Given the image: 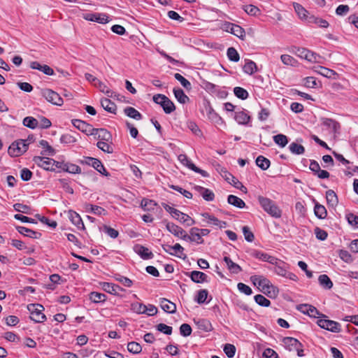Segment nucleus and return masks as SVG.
<instances>
[{
  "instance_id": "6e6d98bb",
  "label": "nucleus",
  "mask_w": 358,
  "mask_h": 358,
  "mask_svg": "<svg viewBox=\"0 0 358 358\" xmlns=\"http://www.w3.org/2000/svg\"><path fill=\"white\" fill-rule=\"evenodd\" d=\"M234 93L236 97L242 100L246 99L249 94L246 90L241 87H236L234 88Z\"/></svg>"
},
{
  "instance_id": "e2e57ef3",
  "label": "nucleus",
  "mask_w": 358,
  "mask_h": 358,
  "mask_svg": "<svg viewBox=\"0 0 358 358\" xmlns=\"http://www.w3.org/2000/svg\"><path fill=\"white\" fill-rule=\"evenodd\" d=\"M255 302L263 307H268L271 305V301L262 294H257L255 296Z\"/></svg>"
},
{
  "instance_id": "052dcab7",
  "label": "nucleus",
  "mask_w": 358,
  "mask_h": 358,
  "mask_svg": "<svg viewBox=\"0 0 358 358\" xmlns=\"http://www.w3.org/2000/svg\"><path fill=\"white\" fill-rule=\"evenodd\" d=\"M115 278L117 281L120 282L127 287H131L133 285V281L131 280L120 274H115Z\"/></svg>"
},
{
  "instance_id": "a18cd8bd",
  "label": "nucleus",
  "mask_w": 358,
  "mask_h": 358,
  "mask_svg": "<svg viewBox=\"0 0 358 358\" xmlns=\"http://www.w3.org/2000/svg\"><path fill=\"white\" fill-rule=\"evenodd\" d=\"M256 164L260 169L265 171L268 169V167L270 166L271 162H270L269 159H268L267 158L264 157L262 155H259L256 159Z\"/></svg>"
},
{
  "instance_id": "b1692460",
  "label": "nucleus",
  "mask_w": 358,
  "mask_h": 358,
  "mask_svg": "<svg viewBox=\"0 0 358 358\" xmlns=\"http://www.w3.org/2000/svg\"><path fill=\"white\" fill-rule=\"evenodd\" d=\"M101 285L105 292L113 295H118L120 291L124 290L120 286L113 283L103 282Z\"/></svg>"
},
{
  "instance_id": "37998d69",
  "label": "nucleus",
  "mask_w": 358,
  "mask_h": 358,
  "mask_svg": "<svg viewBox=\"0 0 358 358\" xmlns=\"http://www.w3.org/2000/svg\"><path fill=\"white\" fill-rule=\"evenodd\" d=\"M257 65L256 63L252 60H245V64L243 67V71L248 74L252 75L257 71Z\"/></svg>"
},
{
  "instance_id": "49530a36",
  "label": "nucleus",
  "mask_w": 358,
  "mask_h": 358,
  "mask_svg": "<svg viewBox=\"0 0 358 358\" xmlns=\"http://www.w3.org/2000/svg\"><path fill=\"white\" fill-rule=\"evenodd\" d=\"M77 142V137L71 134H64L60 137V143L65 145L74 144Z\"/></svg>"
},
{
  "instance_id": "a19ab883",
  "label": "nucleus",
  "mask_w": 358,
  "mask_h": 358,
  "mask_svg": "<svg viewBox=\"0 0 358 358\" xmlns=\"http://www.w3.org/2000/svg\"><path fill=\"white\" fill-rule=\"evenodd\" d=\"M258 286L262 288L261 291L264 293H270V289L273 288L270 280L264 276H262L261 280L258 282Z\"/></svg>"
},
{
  "instance_id": "0eeeda50",
  "label": "nucleus",
  "mask_w": 358,
  "mask_h": 358,
  "mask_svg": "<svg viewBox=\"0 0 358 358\" xmlns=\"http://www.w3.org/2000/svg\"><path fill=\"white\" fill-rule=\"evenodd\" d=\"M41 94L48 102L54 105L62 106L63 104L64 101L60 95L50 89L42 90Z\"/></svg>"
},
{
  "instance_id": "4be33fe9",
  "label": "nucleus",
  "mask_w": 358,
  "mask_h": 358,
  "mask_svg": "<svg viewBox=\"0 0 358 358\" xmlns=\"http://www.w3.org/2000/svg\"><path fill=\"white\" fill-rule=\"evenodd\" d=\"M134 250L143 259H150L153 258V253L150 251L148 248H145L141 245H136L134 247Z\"/></svg>"
},
{
  "instance_id": "4468645a",
  "label": "nucleus",
  "mask_w": 358,
  "mask_h": 358,
  "mask_svg": "<svg viewBox=\"0 0 358 358\" xmlns=\"http://www.w3.org/2000/svg\"><path fill=\"white\" fill-rule=\"evenodd\" d=\"M297 310L312 317H317L320 315V313L315 307L309 304H299L297 306Z\"/></svg>"
},
{
  "instance_id": "e433bc0d",
  "label": "nucleus",
  "mask_w": 358,
  "mask_h": 358,
  "mask_svg": "<svg viewBox=\"0 0 358 358\" xmlns=\"http://www.w3.org/2000/svg\"><path fill=\"white\" fill-rule=\"evenodd\" d=\"M326 199L327 204L331 207L336 206L338 203V196L332 189H329L326 192Z\"/></svg>"
},
{
  "instance_id": "ddd939ff",
  "label": "nucleus",
  "mask_w": 358,
  "mask_h": 358,
  "mask_svg": "<svg viewBox=\"0 0 358 358\" xmlns=\"http://www.w3.org/2000/svg\"><path fill=\"white\" fill-rule=\"evenodd\" d=\"M184 240L195 242L197 244L203 243V239L200 234V229L196 227H193L189 230V235L186 233V236H184Z\"/></svg>"
},
{
  "instance_id": "f3484780",
  "label": "nucleus",
  "mask_w": 358,
  "mask_h": 358,
  "mask_svg": "<svg viewBox=\"0 0 358 358\" xmlns=\"http://www.w3.org/2000/svg\"><path fill=\"white\" fill-rule=\"evenodd\" d=\"M251 255L258 259H260L263 262H266L270 264H275L277 263V258L273 256L269 255L267 253L263 252L259 250H253L251 252Z\"/></svg>"
},
{
  "instance_id": "72a5a7b5",
  "label": "nucleus",
  "mask_w": 358,
  "mask_h": 358,
  "mask_svg": "<svg viewBox=\"0 0 358 358\" xmlns=\"http://www.w3.org/2000/svg\"><path fill=\"white\" fill-rule=\"evenodd\" d=\"M39 145L43 148V150L41 152L42 155L54 156L55 155V150L50 145L47 141L41 140L39 141Z\"/></svg>"
},
{
  "instance_id": "423d86ee",
  "label": "nucleus",
  "mask_w": 358,
  "mask_h": 358,
  "mask_svg": "<svg viewBox=\"0 0 358 358\" xmlns=\"http://www.w3.org/2000/svg\"><path fill=\"white\" fill-rule=\"evenodd\" d=\"M85 79L92 83L94 87H97L101 92L106 94L108 96L112 97L113 92L108 89L106 85L99 80L97 78L94 77L89 73L85 74Z\"/></svg>"
},
{
  "instance_id": "473e14b6",
  "label": "nucleus",
  "mask_w": 358,
  "mask_h": 358,
  "mask_svg": "<svg viewBox=\"0 0 358 358\" xmlns=\"http://www.w3.org/2000/svg\"><path fill=\"white\" fill-rule=\"evenodd\" d=\"M223 260L225 262V264H227V266L228 269L232 273L238 274V273H239L242 271L241 267L238 264H237L236 263H234L230 259L229 257L225 256L224 257Z\"/></svg>"
},
{
  "instance_id": "603ef678",
  "label": "nucleus",
  "mask_w": 358,
  "mask_h": 358,
  "mask_svg": "<svg viewBox=\"0 0 358 358\" xmlns=\"http://www.w3.org/2000/svg\"><path fill=\"white\" fill-rule=\"evenodd\" d=\"M127 350L132 354H139L142 350V347L138 343L131 341L128 343Z\"/></svg>"
},
{
  "instance_id": "393cba45",
  "label": "nucleus",
  "mask_w": 358,
  "mask_h": 358,
  "mask_svg": "<svg viewBox=\"0 0 358 358\" xmlns=\"http://www.w3.org/2000/svg\"><path fill=\"white\" fill-rule=\"evenodd\" d=\"M30 68L32 69H37L42 71L43 73L48 76L54 75V70L46 64L41 65L38 62H31L30 63Z\"/></svg>"
},
{
  "instance_id": "20e7f679",
  "label": "nucleus",
  "mask_w": 358,
  "mask_h": 358,
  "mask_svg": "<svg viewBox=\"0 0 358 358\" xmlns=\"http://www.w3.org/2000/svg\"><path fill=\"white\" fill-rule=\"evenodd\" d=\"M28 149L26 141L20 139L14 141L8 148V153L11 157H18L24 154Z\"/></svg>"
},
{
  "instance_id": "1a4fd4ad",
  "label": "nucleus",
  "mask_w": 358,
  "mask_h": 358,
  "mask_svg": "<svg viewBox=\"0 0 358 358\" xmlns=\"http://www.w3.org/2000/svg\"><path fill=\"white\" fill-rule=\"evenodd\" d=\"M296 54L301 58L305 59L311 62H319L318 59L321 57L319 55L303 48H298Z\"/></svg>"
},
{
  "instance_id": "412c9836",
  "label": "nucleus",
  "mask_w": 358,
  "mask_h": 358,
  "mask_svg": "<svg viewBox=\"0 0 358 358\" xmlns=\"http://www.w3.org/2000/svg\"><path fill=\"white\" fill-rule=\"evenodd\" d=\"M16 230L22 235L31 238L38 239L41 237V233L34 231L22 226H17Z\"/></svg>"
},
{
  "instance_id": "58836bf2",
  "label": "nucleus",
  "mask_w": 358,
  "mask_h": 358,
  "mask_svg": "<svg viewBox=\"0 0 358 358\" xmlns=\"http://www.w3.org/2000/svg\"><path fill=\"white\" fill-rule=\"evenodd\" d=\"M124 114L134 120H140L143 118V115L136 109L133 107L127 106L124 109Z\"/></svg>"
},
{
  "instance_id": "6e6552de",
  "label": "nucleus",
  "mask_w": 358,
  "mask_h": 358,
  "mask_svg": "<svg viewBox=\"0 0 358 358\" xmlns=\"http://www.w3.org/2000/svg\"><path fill=\"white\" fill-rule=\"evenodd\" d=\"M317 324L321 328L334 333H338L341 331V324L334 320L321 318L317 320Z\"/></svg>"
},
{
  "instance_id": "6ab92c4d",
  "label": "nucleus",
  "mask_w": 358,
  "mask_h": 358,
  "mask_svg": "<svg viewBox=\"0 0 358 358\" xmlns=\"http://www.w3.org/2000/svg\"><path fill=\"white\" fill-rule=\"evenodd\" d=\"M322 124L327 129H331L334 133H338L341 129L340 123L331 118L321 117Z\"/></svg>"
},
{
  "instance_id": "bf43d9fd",
  "label": "nucleus",
  "mask_w": 358,
  "mask_h": 358,
  "mask_svg": "<svg viewBox=\"0 0 358 358\" xmlns=\"http://www.w3.org/2000/svg\"><path fill=\"white\" fill-rule=\"evenodd\" d=\"M174 78L180 83L182 87H184L186 90H189L192 89V85L190 82L187 80L185 78H184L182 75L180 73H175Z\"/></svg>"
},
{
  "instance_id": "9d476101",
  "label": "nucleus",
  "mask_w": 358,
  "mask_h": 358,
  "mask_svg": "<svg viewBox=\"0 0 358 358\" xmlns=\"http://www.w3.org/2000/svg\"><path fill=\"white\" fill-rule=\"evenodd\" d=\"M225 30L243 39L245 36V30L239 25L231 22H226L224 24Z\"/></svg>"
},
{
  "instance_id": "c85d7f7f",
  "label": "nucleus",
  "mask_w": 358,
  "mask_h": 358,
  "mask_svg": "<svg viewBox=\"0 0 358 358\" xmlns=\"http://www.w3.org/2000/svg\"><path fill=\"white\" fill-rule=\"evenodd\" d=\"M282 342L289 351H293L300 346V342L292 337H285Z\"/></svg>"
},
{
  "instance_id": "8fccbe9b",
  "label": "nucleus",
  "mask_w": 358,
  "mask_h": 358,
  "mask_svg": "<svg viewBox=\"0 0 358 358\" xmlns=\"http://www.w3.org/2000/svg\"><path fill=\"white\" fill-rule=\"evenodd\" d=\"M142 208L145 210H151L154 209V207L157 206V203L151 199H143L141 203Z\"/></svg>"
},
{
  "instance_id": "3c124183",
  "label": "nucleus",
  "mask_w": 358,
  "mask_h": 358,
  "mask_svg": "<svg viewBox=\"0 0 358 358\" xmlns=\"http://www.w3.org/2000/svg\"><path fill=\"white\" fill-rule=\"evenodd\" d=\"M227 55L230 61L237 62L240 59V56L237 50L234 47L227 49Z\"/></svg>"
},
{
  "instance_id": "c03bdc74",
  "label": "nucleus",
  "mask_w": 358,
  "mask_h": 358,
  "mask_svg": "<svg viewBox=\"0 0 358 358\" xmlns=\"http://www.w3.org/2000/svg\"><path fill=\"white\" fill-rule=\"evenodd\" d=\"M320 285L325 289H330L333 287V282L326 274H322L318 278Z\"/></svg>"
},
{
  "instance_id": "f257e3e1",
  "label": "nucleus",
  "mask_w": 358,
  "mask_h": 358,
  "mask_svg": "<svg viewBox=\"0 0 358 358\" xmlns=\"http://www.w3.org/2000/svg\"><path fill=\"white\" fill-rule=\"evenodd\" d=\"M257 199L261 207L271 217L275 218L281 217L282 210L273 200L263 196H259Z\"/></svg>"
},
{
  "instance_id": "dca6fc26",
  "label": "nucleus",
  "mask_w": 358,
  "mask_h": 358,
  "mask_svg": "<svg viewBox=\"0 0 358 358\" xmlns=\"http://www.w3.org/2000/svg\"><path fill=\"white\" fill-rule=\"evenodd\" d=\"M91 135L96 136L95 138L99 139V141H106L110 142L112 140L111 134L106 129H94L93 132H91Z\"/></svg>"
},
{
  "instance_id": "c756f323",
  "label": "nucleus",
  "mask_w": 358,
  "mask_h": 358,
  "mask_svg": "<svg viewBox=\"0 0 358 358\" xmlns=\"http://www.w3.org/2000/svg\"><path fill=\"white\" fill-rule=\"evenodd\" d=\"M108 18L109 17L105 13H92L90 14L88 17H86L88 20L96 22L101 24L108 22Z\"/></svg>"
},
{
  "instance_id": "ea45409f",
  "label": "nucleus",
  "mask_w": 358,
  "mask_h": 358,
  "mask_svg": "<svg viewBox=\"0 0 358 358\" xmlns=\"http://www.w3.org/2000/svg\"><path fill=\"white\" fill-rule=\"evenodd\" d=\"M89 299L92 302L94 303H99L106 301V300L107 299V296L106 294L103 293L92 292L89 294Z\"/></svg>"
},
{
  "instance_id": "5701e85b",
  "label": "nucleus",
  "mask_w": 358,
  "mask_h": 358,
  "mask_svg": "<svg viewBox=\"0 0 358 358\" xmlns=\"http://www.w3.org/2000/svg\"><path fill=\"white\" fill-rule=\"evenodd\" d=\"M194 189L202 196L204 200L207 201H212L215 199L214 193L209 189L205 188L199 185H195Z\"/></svg>"
},
{
  "instance_id": "a211bd4d",
  "label": "nucleus",
  "mask_w": 358,
  "mask_h": 358,
  "mask_svg": "<svg viewBox=\"0 0 358 358\" xmlns=\"http://www.w3.org/2000/svg\"><path fill=\"white\" fill-rule=\"evenodd\" d=\"M166 229L176 237L181 238L184 240V236H186V231L180 227L173 222H167L166 224Z\"/></svg>"
},
{
  "instance_id": "680f3d73",
  "label": "nucleus",
  "mask_w": 358,
  "mask_h": 358,
  "mask_svg": "<svg viewBox=\"0 0 358 358\" xmlns=\"http://www.w3.org/2000/svg\"><path fill=\"white\" fill-rule=\"evenodd\" d=\"M171 249L173 250V252L176 253L175 256L183 259L187 258V255L183 253L184 248L179 243H176L171 246Z\"/></svg>"
},
{
  "instance_id": "f704fd0d",
  "label": "nucleus",
  "mask_w": 358,
  "mask_h": 358,
  "mask_svg": "<svg viewBox=\"0 0 358 358\" xmlns=\"http://www.w3.org/2000/svg\"><path fill=\"white\" fill-rule=\"evenodd\" d=\"M84 206L85 211L92 213L97 215H105L107 213L106 210L103 208L99 206L92 205L90 203H85Z\"/></svg>"
},
{
  "instance_id": "0e129e2a",
  "label": "nucleus",
  "mask_w": 358,
  "mask_h": 358,
  "mask_svg": "<svg viewBox=\"0 0 358 358\" xmlns=\"http://www.w3.org/2000/svg\"><path fill=\"white\" fill-rule=\"evenodd\" d=\"M308 21L309 22H313L322 28H327L329 27V22L327 20L320 17L311 16L310 17Z\"/></svg>"
},
{
  "instance_id": "7c9ffc66",
  "label": "nucleus",
  "mask_w": 358,
  "mask_h": 358,
  "mask_svg": "<svg viewBox=\"0 0 358 358\" xmlns=\"http://www.w3.org/2000/svg\"><path fill=\"white\" fill-rule=\"evenodd\" d=\"M313 202L315 203L314 206V213L315 215L319 218V219H324L326 218L327 215V211L326 208L320 204L318 202L315 201V199H313Z\"/></svg>"
},
{
  "instance_id": "9b49d317",
  "label": "nucleus",
  "mask_w": 358,
  "mask_h": 358,
  "mask_svg": "<svg viewBox=\"0 0 358 358\" xmlns=\"http://www.w3.org/2000/svg\"><path fill=\"white\" fill-rule=\"evenodd\" d=\"M57 169H59L61 171L64 172L73 174L81 173V169L80 166L70 162H65L64 161L59 162V163H57Z\"/></svg>"
},
{
  "instance_id": "79ce46f5",
  "label": "nucleus",
  "mask_w": 358,
  "mask_h": 358,
  "mask_svg": "<svg viewBox=\"0 0 358 358\" xmlns=\"http://www.w3.org/2000/svg\"><path fill=\"white\" fill-rule=\"evenodd\" d=\"M173 94L178 102L185 103L189 101V98L185 94L184 91L180 88H174Z\"/></svg>"
},
{
  "instance_id": "c9c22d12",
  "label": "nucleus",
  "mask_w": 358,
  "mask_h": 358,
  "mask_svg": "<svg viewBox=\"0 0 358 358\" xmlns=\"http://www.w3.org/2000/svg\"><path fill=\"white\" fill-rule=\"evenodd\" d=\"M101 105L107 112L115 114L117 106L115 103L109 99L105 98L101 100Z\"/></svg>"
},
{
  "instance_id": "4d7b16f0",
  "label": "nucleus",
  "mask_w": 358,
  "mask_h": 358,
  "mask_svg": "<svg viewBox=\"0 0 358 358\" xmlns=\"http://www.w3.org/2000/svg\"><path fill=\"white\" fill-rule=\"evenodd\" d=\"M196 323L199 329L205 331H211V324L208 320L206 319H199Z\"/></svg>"
},
{
  "instance_id": "cd10ccee",
  "label": "nucleus",
  "mask_w": 358,
  "mask_h": 358,
  "mask_svg": "<svg viewBox=\"0 0 358 358\" xmlns=\"http://www.w3.org/2000/svg\"><path fill=\"white\" fill-rule=\"evenodd\" d=\"M273 264L275 266L273 271L277 275L287 276L288 265L285 262L277 259V263Z\"/></svg>"
},
{
  "instance_id": "338daca9",
  "label": "nucleus",
  "mask_w": 358,
  "mask_h": 358,
  "mask_svg": "<svg viewBox=\"0 0 358 358\" xmlns=\"http://www.w3.org/2000/svg\"><path fill=\"white\" fill-rule=\"evenodd\" d=\"M208 292L206 289H200L198 292L195 301L199 304L204 303L206 302V301L208 297Z\"/></svg>"
},
{
  "instance_id": "39448f33",
  "label": "nucleus",
  "mask_w": 358,
  "mask_h": 358,
  "mask_svg": "<svg viewBox=\"0 0 358 358\" xmlns=\"http://www.w3.org/2000/svg\"><path fill=\"white\" fill-rule=\"evenodd\" d=\"M33 161L39 167H41L46 171H55V167L57 168V163H59V161H55L52 158L41 156H35L33 158Z\"/></svg>"
},
{
  "instance_id": "de8ad7c7",
  "label": "nucleus",
  "mask_w": 358,
  "mask_h": 358,
  "mask_svg": "<svg viewBox=\"0 0 358 358\" xmlns=\"http://www.w3.org/2000/svg\"><path fill=\"white\" fill-rule=\"evenodd\" d=\"M22 123L24 126L32 129H36L38 126V120L31 116L24 117L23 119Z\"/></svg>"
},
{
  "instance_id": "f8f14e48",
  "label": "nucleus",
  "mask_w": 358,
  "mask_h": 358,
  "mask_svg": "<svg viewBox=\"0 0 358 358\" xmlns=\"http://www.w3.org/2000/svg\"><path fill=\"white\" fill-rule=\"evenodd\" d=\"M72 124L78 130L87 135H91V132H93L94 128H92V125L87 123L85 121L78 119H73L71 120Z\"/></svg>"
},
{
  "instance_id": "5fc2aeb1",
  "label": "nucleus",
  "mask_w": 358,
  "mask_h": 358,
  "mask_svg": "<svg viewBox=\"0 0 358 358\" xmlns=\"http://www.w3.org/2000/svg\"><path fill=\"white\" fill-rule=\"evenodd\" d=\"M98 148L101 150L103 152L110 154L113 152V146L106 141H98L96 143Z\"/></svg>"
},
{
  "instance_id": "2eb2a0df",
  "label": "nucleus",
  "mask_w": 358,
  "mask_h": 358,
  "mask_svg": "<svg viewBox=\"0 0 358 358\" xmlns=\"http://www.w3.org/2000/svg\"><path fill=\"white\" fill-rule=\"evenodd\" d=\"M173 217L187 227L195 224V221L188 215L182 213L179 210L173 212Z\"/></svg>"
},
{
  "instance_id": "4c0bfd02",
  "label": "nucleus",
  "mask_w": 358,
  "mask_h": 358,
  "mask_svg": "<svg viewBox=\"0 0 358 358\" xmlns=\"http://www.w3.org/2000/svg\"><path fill=\"white\" fill-rule=\"evenodd\" d=\"M227 202L228 203L238 208H243L245 207V203L243 201V200L232 194L228 196Z\"/></svg>"
},
{
  "instance_id": "69168bd1",
  "label": "nucleus",
  "mask_w": 358,
  "mask_h": 358,
  "mask_svg": "<svg viewBox=\"0 0 358 358\" xmlns=\"http://www.w3.org/2000/svg\"><path fill=\"white\" fill-rule=\"evenodd\" d=\"M244 10L250 15L257 16L260 14V10L254 5H246L243 8Z\"/></svg>"
},
{
  "instance_id": "a878e982",
  "label": "nucleus",
  "mask_w": 358,
  "mask_h": 358,
  "mask_svg": "<svg viewBox=\"0 0 358 358\" xmlns=\"http://www.w3.org/2000/svg\"><path fill=\"white\" fill-rule=\"evenodd\" d=\"M159 304L161 308L167 313L172 314L176 311V304L165 298L159 299Z\"/></svg>"
},
{
  "instance_id": "7ed1b4c3",
  "label": "nucleus",
  "mask_w": 358,
  "mask_h": 358,
  "mask_svg": "<svg viewBox=\"0 0 358 358\" xmlns=\"http://www.w3.org/2000/svg\"><path fill=\"white\" fill-rule=\"evenodd\" d=\"M27 309L31 313V320L35 322H43L46 320V316L42 313L44 310L42 305L31 303L27 306Z\"/></svg>"
},
{
  "instance_id": "09e8293b",
  "label": "nucleus",
  "mask_w": 358,
  "mask_h": 358,
  "mask_svg": "<svg viewBox=\"0 0 358 358\" xmlns=\"http://www.w3.org/2000/svg\"><path fill=\"white\" fill-rule=\"evenodd\" d=\"M289 149L292 154L302 155L305 152V148L302 145L293 142L289 144Z\"/></svg>"
},
{
  "instance_id": "bb28decb",
  "label": "nucleus",
  "mask_w": 358,
  "mask_h": 358,
  "mask_svg": "<svg viewBox=\"0 0 358 358\" xmlns=\"http://www.w3.org/2000/svg\"><path fill=\"white\" fill-rule=\"evenodd\" d=\"M188 275L196 283L208 282V275L201 271H193Z\"/></svg>"
},
{
  "instance_id": "864d4df0",
  "label": "nucleus",
  "mask_w": 358,
  "mask_h": 358,
  "mask_svg": "<svg viewBox=\"0 0 358 358\" xmlns=\"http://www.w3.org/2000/svg\"><path fill=\"white\" fill-rule=\"evenodd\" d=\"M131 310L137 314H144L146 312L145 305L138 302L132 303Z\"/></svg>"
},
{
  "instance_id": "774afa93",
  "label": "nucleus",
  "mask_w": 358,
  "mask_h": 358,
  "mask_svg": "<svg viewBox=\"0 0 358 358\" xmlns=\"http://www.w3.org/2000/svg\"><path fill=\"white\" fill-rule=\"evenodd\" d=\"M346 219L350 225L358 229V215L350 213L346 215Z\"/></svg>"
},
{
  "instance_id": "f03ea898",
  "label": "nucleus",
  "mask_w": 358,
  "mask_h": 358,
  "mask_svg": "<svg viewBox=\"0 0 358 358\" xmlns=\"http://www.w3.org/2000/svg\"><path fill=\"white\" fill-rule=\"evenodd\" d=\"M152 100L155 103L160 105L166 114H170L176 110L173 101L164 94H155L153 96Z\"/></svg>"
},
{
  "instance_id": "13d9d810",
  "label": "nucleus",
  "mask_w": 358,
  "mask_h": 358,
  "mask_svg": "<svg viewBox=\"0 0 358 358\" xmlns=\"http://www.w3.org/2000/svg\"><path fill=\"white\" fill-rule=\"evenodd\" d=\"M273 141L277 145H278L281 148H284L288 143V138L284 134H277L274 136Z\"/></svg>"
},
{
  "instance_id": "aec40b11",
  "label": "nucleus",
  "mask_w": 358,
  "mask_h": 358,
  "mask_svg": "<svg viewBox=\"0 0 358 358\" xmlns=\"http://www.w3.org/2000/svg\"><path fill=\"white\" fill-rule=\"evenodd\" d=\"M68 216L73 224L78 229H85V225L80 215L73 210L68 212Z\"/></svg>"
},
{
  "instance_id": "2f4dec72",
  "label": "nucleus",
  "mask_w": 358,
  "mask_h": 358,
  "mask_svg": "<svg viewBox=\"0 0 358 358\" xmlns=\"http://www.w3.org/2000/svg\"><path fill=\"white\" fill-rule=\"evenodd\" d=\"M234 118L240 124H247L250 121V116L244 110L235 112Z\"/></svg>"
}]
</instances>
